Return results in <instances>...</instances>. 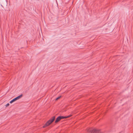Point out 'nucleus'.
<instances>
[{
    "mask_svg": "<svg viewBox=\"0 0 133 133\" xmlns=\"http://www.w3.org/2000/svg\"><path fill=\"white\" fill-rule=\"evenodd\" d=\"M71 116V115H70L66 116H59L56 118L55 123H56L59 121L61 119L68 118Z\"/></svg>",
    "mask_w": 133,
    "mask_h": 133,
    "instance_id": "nucleus-3",
    "label": "nucleus"
},
{
    "mask_svg": "<svg viewBox=\"0 0 133 133\" xmlns=\"http://www.w3.org/2000/svg\"><path fill=\"white\" fill-rule=\"evenodd\" d=\"M61 97V96H59L58 97H57L56 99V100H58V99H59Z\"/></svg>",
    "mask_w": 133,
    "mask_h": 133,
    "instance_id": "nucleus-5",
    "label": "nucleus"
},
{
    "mask_svg": "<svg viewBox=\"0 0 133 133\" xmlns=\"http://www.w3.org/2000/svg\"><path fill=\"white\" fill-rule=\"evenodd\" d=\"M23 95L22 94H21L20 95L18 96L17 97H16V98H15L14 99H13L12 100H11L10 102V103H11L13 102H15V101L17 100L18 99L20 98H21L22 96Z\"/></svg>",
    "mask_w": 133,
    "mask_h": 133,
    "instance_id": "nucleus-4",
    "label": "nucleus"
},
{
    "mask_svg": "<svg viewBox=\"0 0 133 133\" xmlns=\"http://www.w3.org/2000/svg\"><path fill=\"white\" fill-rule=\"evenodd\" d=\"M9 103H7V104L6 105V107L8 106H9Z\"/></svg>",
    "mask_w": 133,
    "mask_h": 133,
    "instance_id": "nucleus-6",
    "label": "nucleus"
},
{
    "mask_svg": "<svg viewBox=\"0 0 133 133\" xmlns=\"http://www.w3.org/2000/svg\"><path fill=\"white\" fill-rule=\"evenodd\" d=\"M87 131L90 133H102L100 130L95 129H89Z\"/></svg>",
    "mask_w": 133,
    "mask_h": 133,
    "instance_id": "nucleus-2",
    "label": "nucleus"
},
{
    "mask_svg": "<svg viewBox=\"0 0 133 133\" xmlns=\"http://www.w3.org/2000/svg\"><path fill=\"white\" fill-rule=\"evenodd\" d=\"M55 116H54L52 117L43 126V128H44L49 125L54 121L55 120Z\"/></svg>",
    "mask_w": 133,
    "mask_h": 133,
    "instance_id": "nucleus-1",
    "label": "nucleus"
}]
</instances>
